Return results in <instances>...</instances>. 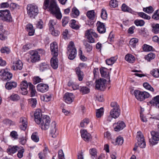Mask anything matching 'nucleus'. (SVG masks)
<instances>
[{
  "label": "nucleus",
  "mask_w": 159,
  "mask_h": 159,
  "mask_svg": "<svg viewBox=\"0 0 159 159\" xmlns=\"http://www.w3.org/2000/svg\"><path fill=\"white\" fill-rule=\"evenodd\" d=\"M43 7L44 10L48 8L51 13L57 11L60 9L56 0H45Z\"/></svg>",
  "instance_id": "nucleus-1"
},
{
  "label": "nucleus",
  "mask_w": 159,
  "mask_h": 159,
  "mask_svg": "<svg viewBox=\"0 0 159 159\" xmlns=\"http://www.w3.org/2000/svg\"><path fill=\"white\" fill-rule=\"evenodd\" d=\"M27 14L31 18H34L39 13L38 7L34 4H29L27 6Z\"/></svg>",
  "instance_id": "nucleus-2"
},
{
  "label": "nucleus",
  "mask_w": 159,
  "mask_h": 159,
  "mask_svg": "<svg viewBox=\"0 0 159 159\" xmlns=\"http://www.w3.org/2000/svg\"><path fill=\"white\" fill-rule=\"evenodd\" d=\"M67 53L69 55L68 58L70 60L74 59L76 55V49L72 41L70 42L67 47Z\"/></svg>",
  "instance_id": "nucleus-3"
},
{
  "label": "nucleus",
  "mask_w": 159,
  "mask_h": 159,
  "mask_svg": "<svg viewBox=\"0 0 159 159\" xmlns=\"http://www.w3.org/2000/svg\"><path fill=\"white\" fill-rule=\"evenodd\" d=\"M50 118L49 116L47 115H43L42 120L39 121V123L37 124H40L41 129L45 130L49 128L50 126Z\"/></svg>",
  "instance_id": "nucleus-4"
},
{
  "label": "nucleus",
  "mask_w": 159,
  "mask_h": 159,
  "mask_svg": "<svg viewBox=\"0 0 159 159\" xmlns=\"http://www.w3.org/2000/svg\"><path fill=\"white\" fill-rule=\"evenodd\" d=\"M12 66L11 68L12 70H21L23 67V64L21 61L18 58L13 57L12 58L11 61Z\"/></svg>",
  "instance_id": "nucleus-5"
},
{
  "label": "nucleus",
  "mask_w": 159,
  "mask_h": 159,
  "mask_svg": "<svg viewBox=\"0 0 159 159\" xmlns=\"http://www.w3.org/2000/svg\"><path fill=\"white\" fill-rule=\"evenodd\" d=\"M134 93L136 98L140 101H143L150 96V94L146 91L142 92L138 90H136Z\"/></svg>",
  "instance_id": "nucleus-6"
},
{
  "label": "nucleus",
  "mask_w": 159,
  "mask_h": 159,
  "mask_svg": "<svg viewBox=\"0 0 159 159\" xmlns=\"http://www.w3.org/2000/svg\"><path fill=\"white\" fill-rule=\"evenodd\" d=\"M11 17L9 10H0V19L4 21H10Z\"/></svg>",
  "instance_id": "nucleus-7"
},
{
  "label": "nucleus",
  "mask_w": 159,
  "mask_h": 159,
  "mask_svg": "<svg viewBox=\"0 0 159 159\" xmlns=\"http://www.w3.org/2000/svg\"><path fill=\"white\" fill-rule=\"evenodd\" d=\"M56 125L57 124L55 122L53 121L49 127L50 128V135L53 138L56 137L58 134Z\"/></svg>",
  "instance_id": "nucleus-8"
},
{
  "label": "nucleus",
  "mask_w": 159,
  "mask_h": 159,
  "mask_svg": "<svg viewBox=\"0 0 159 159\" xmlns=\"http://www.w3.org/2000/svg\"><path fill=\"white\" fill-rule=\"evenodd\" d=\"M151 134L152 138L149 139V142L152 145H155L157 143V141L159 140V133L153 131L151 132Z\"/></svg>",
  "instance_id": "nucleus-9"
},
{
  "label": "nucleus",
  "mask_w": 159,
  "mask_h": 159,
  "mask_svg": "<svg viewBox=\"0 0 159 159\" xmlns=\"http://www.w3.org/2000/svg\"><path fill=\"white\" fill-rule=\"evenodd\" d=\"M106 80L104 79H100L96 81V88L99 90H103L105 88Z\"/></svg>",
  "instance_id": "nucleus-10"
},
{
  "label": "nucleus",
  "mask_w": 159,
  "mask_h": 159,
  "mask_svg": "<svg viewBox=\"0 0 159 159\" xmlns=\"http://www.w3.org/2000/svg\"><path fill=\"white\" fill-rule=\"evenodd\" d=\"M30 83H28L26 81H22L20 84V87L21 89V93L23 95H26L27 94L28 91L27 89L29 87Z\"/></svg>",
  "instance_id": "nucleus-11"
},
{
  "label": "nucleus",
  "mask_w": 159,
  "mask_h": 159,
  "mask_svg": "<svg viewBox=\"0 0 159 159\" xmlns=\"http://www.w3.org/2000/svg\"><path fill=\"white\" fill-rule=\"evenodd\" d=\"M50 49L53 56H58V46L56 42H54L51 43Z\"/></svg>",
  "instance_id": "nucleus-12"
},
{
  "label": "nucleus",
  "mask_w": 159,
  "mask_h": 159,
  "mask_svg": "<svg viewBox=\"0 0 159 159\" xmlns=\"http://www.w3.org/2000/svg\"><path fill=\"white\" fill-rule=\"evenodd\" d=\"M75 96L71 93H65L63 97V99L66 102L70 104L74 101Z\"/></svg>",
  "instance_id": "nucleus-13"
},
{
  "label": "nucleus",
  "mask_w": 159,
  "mask_h": 159,
  "mask_svg": "<svg viewBox=\"0 0 159 159\" xmlns=\"http://www.w3.org/2000/svg\"><path fill=\"white\" fill-rule=\"evenodd\" d=\"M114 126L115 130L118 131L124 128L125 127V125L124 122L120 121L117 123L114 124Z\"/></svg>",
  "instance_id": "nucleus-14"
},
{
  "label": "nucleus",
  "mask_w": 159,
  "mask_h": 159,
  "mask_svg": "<svg viewBox=\"0 0 159 159\" xmlns=\"http://www.w3.org/2000/svg\"><path fill=\"white\" fill-rule=\"evenodd\" d=\"M43 116L42 114L41 110L37 109L36 110L34 113V116L35 121L36 123H39V121L42 120Z\"/></svg>",
  "instance_id": "nucleus-15"
},
{
  "label": "nucleus",
  "mask_w": 159,
  "mask_h": 159,
  "mask_svg": "<svg viewBox=\"0 0 159 159\" xmlns=\"http://www.w3.org/2000/svg\"><path fill=\"white\" fill-rule=\"evenodd\" d=\"M97 25V30L99 33L103 34L106 32V29L103 23L98 21Z\"/></svg>",
  "instance_id": "nucleus-16"
},
{
  "label": "nucleus",
  "mask_w": 159,
  "mask_h": 159,
  "mask_svg": "<svg viewBox=\"0 0 159 159\" xmlns=\"http://www.w3.org/2000/svg\"><path fill=\"white\" fill-rule=\"evenodd\" d=\"M20 123L21 124L20 127L21 129L25 130L27 126V122L26 118L22 117L20 118Z\"/></svg>",
  "instance_id": "nucleus-17"
},
{
  "label": "nucleus",
  "mask_w": 159,
  "mask_h": 159,
  "mask_svg": "<svg viewBox=\"0 0 159 159\" xmlns=\"http://www.w3.org/2000/svg\"><path fill=\"white\" fill-rule=\"evenodd\" d=\"M37 87V90L42 93L45 92L48 89V85L43 83L39 84Z\"/></svg>",
  "instance_id": "nucleus-18"
},
{
  "label": "nucleus",
  "mask_w": 159,
  "mask_h": 159,
  "mask_svg": "<svg viewBox=\"0 0 159 159\" xmlns=\"http://www.w3.org/2000/svg\"><path fill=\"white\" fill-rule=\"evenodd\" d=\"M31 61L34 63L39 61L40 59V56L39 55L38 52L36 51H33L30 52Z\"/></svg>",
  "instance_id": "nucleus-19"
},
{
  "label": "nucleus",
  "mask_w": 159,
  "mask_h": 159,
  "mask_svg": "<svg viewBox=\"0 0 159 159\" xmlns=\"http://www.w3.org/2000/svg\"><path fill=\"white\" fill-rule=\"evenodd\" d=\"M80 133L82 138L86 141H89L91 138L90 134L88 133L86 130L81 129Z\"/></svg>",
  "instance_id": "nucleus-20"
},
{
  "label": "nucleus",
  "mask_w": 159,
  "mask_h": 159,
  "mask_svg": "<svg viewBox=\"0 0 159 159\" xmlns=\"http://www.w3.org/2000/svg\"><path fill=\"white\" fill-rule=\"evenodd\" d=\"M57 57L53 56V57L51 60V65L54 69H57L58 67V61Z\"/></svg>",
  "instance_id": "nucleus-21"
},
{
  "label": "nucleus",
  "mask_w": 159,
  "mask_h": 159,
  "mask_svg": "<svg viewBox=\"0 0 159 159\" xmlns=\"http://www.w3.org/2000/svg\"><path fill=\"white\" fill-rule=\"evenodd\" d=\"M17 86V83L14 81H10L7 82L5 87L7 89L11 90L13 88H16Z\"/></svg>",
  "instance_id": "nucleus-22"
},
{
  "label": "nucleus",
  "mask_w": 159,
  "mask_h": 159,
  "mask_svg": "<svg viewBox=\"0 0 159 159\" xmlns=\"http://www.w3.org/2000/svg\"><path fill=\"white\" fill-rule=\"evenodd\" d=\"M19 148L16 146H9L7 149V152L9 154H12L16 152Z\"/></svg>",
  "instance_id": "nucleus-23"
},
{
  "label": "nucleus",
  "mask_w": 159,
  "mask_h": 159,
  "mask_svg": "<svg viewBox=\"0 0 159 159\" xmlns=\"http://www.w3.org/2000/svg\"><path fill=\"white\" fill-rule=\"evenodd\" d=\"M76 74L77 75L79 81H82L84 76L83 72L82 71L79 67H76L75 69Z\"/></svg>",
  "instance_id": "nucleus-24"
},
{
  "label": "nucleus",
  "mask_w": 159,
  "mask_h": 159,
  "mask_svg": "<svg viewBox=\"0 0 159 159\" xmlns=\"http://www.w3.org/2000/svg\"><path fill=\"white\" fill-rule=\"evenodd\" d=\"M125 59L127 62L130 63H133L135 61V57L130 54H127L125 57Z\"/></svg>",
  "instance_id": "nucleus-25"
},
{
  "label": "nucleus",
  "mask_w": 159,
  "mask_h": 159,
  "mask_svg": "<svg viewBox=\"0 0 159 159\" xmlns=\"http://www.w3.org/2000/svg\"><path fill=\"white\" fill-rule=\"evenodd\" d=\"M100 72L102 77L105 78H109V72L108 70L105 67H102L100 69Z\"/></svg>",
  "instance_id": "nucleus-26"
},
{
  "label": "nucleus",
  "mask_w": 159,
  "mask_h": 159,
  "mask_svg": "<svg viewBox=\"0 0 159 159\" xmlns=\"http://www.w3.org/2000/svg\"><path fill=\"white\" fill-rule=\"evenodd\" d=\"M29 89L30 92V96L32 97L35 96L37 93L35 86L33 85L31 83H30Z\"/></svg>",
  "instance_id": "nucleus-27"
},
{
  "label": "nucleus",
  "mask_w": 159,
  "mask_h": 159,
  "mask_svg": "<svg viewBox=\"0 0 159 159\" xmlns=\"http://www.w3.org/2000/svg\"><path fill=\"white\" fill-rule=\"evenodd\" d=\"M120 110H111L110 111V116L115 119L119 117L120 115Z\"/></svg>",
  "instance_id": "nucleus-28"
},
{
  "label": "nucleus",
  "mask_w": 159,
  "mask_h": 159,
  "mask_svg": "<svg viewBox=\"0 0 159 159\" xmlns=\"http://www.w3.org/2000/svg\"><path fill=\"white\" fill-rule=\"evenodd\" d=\"M49 65L46 63L43 62L39 65V69L40 71L43 72L49 69Z\"/></svg>",
  "instance_id": "nucleus-29"
},
{
  "label": "nucleus",
  "mask_w": 159,
  "mask_h": 159,
  "mask_svg": "<svg viewBox=\"0 0 159 159\" xmlns=\"http://www.w3.org/2000/svg\"><path fill=\"white\" fill-rule=\"evenodd\" d=\"M85 36L88 40L89 42L90 43H94L95 42V39L92 37V35L88 31L86 30L85 32Z\"/></svg>",
  "instance_id": "nucleus-30"
},
{
  "label": "nucleus",
  "mask_w": 159,
  "mask_h": 159,
  "mask_svg": "<svg viewBox=\"0 0 159 159\" xmlns=\"http://www.w3.org/2000/svg\"><path fill=\"white\" fill-rule=\"evenodd\" d=\"M152 32L155 34L159 33V24L153 23L151 25Z\"/></svg>",
  "instance_id": "nucleus-31"
},
{
  "label": "nucleus",
  "mask_w": 159,
  "mask_h": 159,
  "mask_svg": "<svg viewBox=\"0 0 159 159\" xmlns=\"http://www.w3.org/2000/svg\"><path fill=\"white\" fill-rule=\"evenodd\" d=\"M138 39L135 38L131 39L129 42L130 46L133 48H135L136 44L138 42Z\"/></svg>",
  "instance_id": "nucleus-32"
},
{
  "label": "nucleus",
  "mask_w": 159,
  "mask_h": 159,
  "mask_svg": "<svg viewBox=\"0 0 159 159\" xmlns=\"http://www.w3.org/2000/svg\"><path fill=\"white\" fill-rule=\"evenodd\" d=\"M121 9L122 11L124 12H128L131 13H132L133 12V11L130 8L124 3L122 5Z\"/></svg>",
  "instance_id": "nucleus-33"
},
{
  "label": "nucleus",
  "mask_w": 159,
  "mask_h": 159,
  "mask_svg": "<svg viewBox=\"0 0 159 159\" xmlns=\"http://www.w3.org/2000/svg\"><path fill=\"white\" fill-rule=\"evenodd\" d=\"M150 74L153 77L156 78L159 77V69H153L150 71Z\"/></svg>",
  "instance_id": "nucleus-34"
},
{
  "label": "nucleus",
  "mask_w": 159,
  "mask_h": 159,
  "mask_svg": "<svg viewBox=\"0 0 159 159\" xmlns=\"http://www.w3.org/2000/svg\"><path fill=\"white\" fill-rule=\"evenodd\" d=\"M79 14L80 11L76 7H74L72 9V13L71 14L72 16L74 17H76L79 16Z\"/></svg>",
  "instance_id": "nucleus-35"
},
{
  "label": "nucleus",
  "mask_w": 159,
  "mask_h": 159,
  "mask_svg": "<svg viewBox=\"0 0 159 159\" xmlns=\"http://www.w3.org/2000/svg\"><path fill=\"white\" fill-rule=\"evenodd\" d=\"M76 23V21L75 20H71L70 23V26L74 29H78L79 28V26Z\"/></svg>",
  "instance_id": "nucleus-36"
},
{
  "label": "nucleus",
  "mask_w": 159,
  "mask_h": 159,
  "mask_svg": "<svg viewBox=\"0 0 159 159\" xmlns=\"http://www.w3.org/2000/svg\"><path fill=\"white\" fill-rule=\"evenodd\" d=\"M103 113L104 109L103 107H101L96 110V116L97 118L101 117L103 116Z\"/></svg>",
  "instance_id": "nucleus-37"
},
{
  "label": "nucleus",
  "mask_w": 159,
  "mask_h": 159,
  "mask_svg": "<svg viewBox=\"0 0 159 159\" xmlns=\"http://www.w3.org/2000/svg\"><path fill=\"white\" fill-rule=\"evenodd\" d=\"M12 75L11 73L7 71H6V73L5 74V75L4 77H3V80H9L12 78Z\"/></svg>",
  "instance_id": "nucleus-38"
},
{
  "label": "nucleus",
  "mask_w": 159,
  "mask_h": 159,
  "mask_svg": "<svg viewBox=\"0 0 159 159\" xmlns=\"http://www.w3.org/2000/svg\"><path fill=\"white\" fill-rule=\"evenodd\" d=\"M20 99V96L17 94L13 93L10 97V99L13 101H17Z\"/></svg>",
  "instance_id": "nucleus-39"
},
{
  "label": "nucleus",
  "mask_w": 159,
  "mask_h": 159,
  "mask_svg": "<svg viewBox=\"0 0 159 159\" xmlns=\"http://www.w3.org/2000/svg\"><path fill=\"white\" fill-rule=\"evenodd\" d=\"M28 102L31 107L33 108L35 107L37 103V101L36 98H31L29 99Z\"/></svg>",
  "instance_id": "nucleus-40"
},
{
  "label": "nucleus",
  "mask_w": 159,
  "mask_h": 159,
  "mask_svg": "<svg viewBox=\"0 0 159 159\" xmlns=\"http://www.w3.org/2000/svg\"><path fill=\"white\" fill-rule=\"evenodd\" d=\"M57 23L56 20H49L48 25L49 27V30H53L54 28V26Z\"/></svg>",
  "instance_id": "nucleus-41"
},
{
  "label": "nucleus",
  "mask_w": 159,
  "mask_h": 159,
  "mask_svg": "<svg viewBox=\"0 0 159 159\" xmlns=\"http://www.w3.org/2000/svg\"><path fill=\"white\" fill-rule=\"evenodd\" d=\"M87 16L89 19H93L95 16V13L94 10L88 11L87 13Z\"/></svg>",
  "instance_id": "nucleus-42"
},
{
  "label": "nucleus",
  "mask_w": 159,
  "mask_h": 159,
  "mask_svg": "<svg viewBox=\"0 0 159 159\" xmlns=\"http://www.w3.org/2000/svg\"><path fill=\"white\" fill-rule=\"evenodd\" d=\"M138 143L140 148H145L146 143L144 141V138H142L141 139H138Z\"/></svg>",
  "instance_id": "nucleus-43"
},
{
  "label": "nucleus",
  "mask_w": 159,
  "mask_h": 159,
  "mask_svg": "<svg viewBox=\"0 0 159 159\" xmlns=\"http://www.w3.org/2000/svg\"><path fill=\"white\" fill-rule=\"evenodd\" d=\"M31 139L34 142H38L39 140L38 133L37 132L33 133L31 136Z\"/></svg>",
  "instance_id": "nucleus-44"
},
{
  "label": "nucleus",
  "mask_w": 159,
  "mask_h": 159,
  "mask_svg": "<svg viewBox=\"0 0 159 159\" xmlns=\"http://www.w3.org/2000/svg\"><path fill=\"white\" fill-rule=\"evenodd\" d=\"M89 122V120L88 118H85L82 120L80 123V126L81 127H86Z\"/></svg>",
  "instance_id": "nucleus-45"
},
{
  "label": "nucleus",
  "mask_w": 159,
  "mask_h": 159,
  "mask_svg": "<svg viewBox=\"0 0 159 159\" xmlns=\"http://www.w3.org/2000/svg\"><path fill=\"white\" fill-rule=\"evenodd\" d=\"M155 57V55L153 53L150 52L146 55L145 59L148 61H150L151 60L154 59Z\"/></svg>",
  "instance_id": "nucleus-46"
},
{
  "label": "nucleus",
  "mask_w": 159,
  "mask_h": 159,
  "mask_svg": "<svg viewBox=\"0 0 159 159\" xmlns=\"http://www.w3.org/2000/svg\"><path fill=\"white\" fill-rule=\"evenodd\" d=\"M138 14L139 16L145 19L150 20L151 18L150 16L143 12H138Z\"/></svg>",
  "instance_id": "nucleus-47"
},
{
  "label": "nucleus",
  "mask_w": 159,
  "mask_h": 159,
  "mask_svg": "<svg viewBox=\"0 0 159 159\" xmlns=\"http://www.w3.org/2000/svg\"><path fill=\"white\" fill-rule=\"evenodd\" d=\"M109 4L110 7L115 8L118 6V3L116 0H111L110 1Z\"/></svg>",
  "instance_id": "nucleus-48"
},
{
  "label": "nucleus",
  "mask_w": 159,
  "mask_h": 159,
  "mask_svg": "<svg viewBox=\"0 0 159 159\" xmlns=\"http://www.w3.org/2000/svg\"><path fill=\"white\" fill-rule=\"evenodd\" d=\"M116 59L115 57H112L106 61V64L108 65H111L114 63Z\"/></svg>",
  "instance_id": "nucleus-49"
},
{
  "label": "nucleus",
  "mask_w": 159,
  "mask_h": 159,
  "mask_svg": "<svg viewBox=\"0 0 159 159\" xmlns=\"http://www.w3.org/2000/svg\"><path fill=\"white\" fill-rule=\"evenodd\" d=\"M143 50L145 52L151 51L152 50V47L146 44H144L142 47Z\"/></svg>",
  "instance_id": "nucleus-50"
},
{
  "label": "nucleus",
  "mask_w": 159,
  "mask_h": 159,
  "mask_svg": "<svg viewBox=\"0 0 159 159\" xmlns=\"http://www.w3.org/2000/svg\"><path fill=\"white\" fill-rule=\"evenodd\" d=\"M111 106L113 108L111 110H120V107L118 104L115 102H112L111 103Z\"/></svg>",
  "instance_id": "nucleus-51"
},
{
  "label": "nucleus",
  "mask_w": 159,
  "mask_h": 159,
  "mask_svg": "<svg viewBox=\"0 0 159 159\" xmlns=\"http://www.w3.org/2000/svg\"><path fill=\"white\" fill-rule=\"evenodd\" d=\"M84 44L85 46L86 51L88 52H90L92 50V46L91 45L85 41L84 43Z\"/></svg>",
  "instance_id": "nucleus-52"
},
{
  "label": "nucleus",
  "mask_w": 159,
  "mask_h": 159,
  "mask_svg": "<svg viewBox=\"0 0 159 159\" xmlns=\"http://www.w3.org/2000/svg\"><path fill=\"white\" fill-rule=\"evenodd\" d=\"M143 86L146 89L150 90L152 92L154 91V89L151 87L148 83L145 82L143 83Z\"/></svg>",
  "instance_id": "nucleus-53"
},
{
  "label": "nucleus",
  "mask_w": 159,
  "mask_h": 159,
  "mask_svg": "<svg viewBox=\"0 0 159 159\" xmlns=\"http://www.w3.org/2000/svg\"><path fill=\"white\" fill-rule=\"evenodd\" d=\"M52 13L54 15H55L56 18L58 20H61V18L62 16L60 12V9L58 11H55Z\"/></svg>",
  "instance_id": "nucleus-54"
},
{
  "label": "nucleus",
  "mask_w": 159,
  "mask_h": 159,
  "mask_svg": "<svg viewBox=\"0 0 159 159\" xmlns=\"http://www.w3.org/2000/svg\"><path fill=\"white\" fill-rule=\"evenodd\" d=\"M116 144L118 145H122L124 142L123 138L121 136H119L116 139Z\"/></svg>",
  "instance_id": "nucleus-55"
},
{
  "label": "nucleus",
  "mask_w": 159,
  "mask_h": 159,
  "mask_svg": "<svg viewBox=\"0 0 159 159\" xmlns=\"http://www.w3.org/2000/svg\"><path fill=\"white\" fill-rule=\"evenodd\" d=\"M134 24L137 26H143L145 22L143 20H136L134 21Z\"/></svg>",
  "instance_id": "nucleus-56"
},
{
  "label": "nucleus",
  "mask_w": 159,
  "mask_h": 159,
  "mask_svg": "<svg viewBox=\"0 0 159 159\" xmlns=\"http://www.w3.org/2000/svg\"><path fill=\"white\" fill-rule=\"evenodd\" d=\"M143 11L148 13H152L154 11L153 9L152 6H149L146 8H143Z\"/></svg>",
  "instance_id": "nucleus-57"
},
{
  "label": "nucleus",
  "mask_w": 159,
  "mask_h": 159,
  "mask_svg": "<svg viewBox=\"0 0 159 159\" xmlns=\"http://www.w3.org/2000/svg\"><path fill=\"white\" fill-rule=\"evenodd\" d=\"M107 14L106 10L102 9L101 12V17L103 20H106L107 18Z\"/></svg>",
  "instance_id": "nucleus-58"
},
{
  "label": "nucleus",
  "mask_w": 159,
  "mask_h": 159,
  "mask_svg": "<svg viewBox=\"0 0 159 159\" xmlns=\"http://www.w3.org/2000/svg\"><path fill=\"white\" fill-rule=\"evenodd\" d=\"M152 18L156 20L159 19V10H157L155 11L154 14L152 16Z\"/></svg>",
  "instance_id": "nucleus-59"
},
{
  "label": "nucleus",
  "mask_w": 159,
  "mask_h": 159,
  "mask_svg": "<svg viewBox=\"0 0 159 159\" xmlns=\"http://www.w3.org/2000/svg\"><path fill=\"white\" fill-rule=\"evenodd\" d=\"M89 152L90 154L94 157L97 156V151L95 148H92L89 150Z\"/></svg>",
  "instance_id": "nucleus-60"
},
{
  "label": "nucleus",
  "mask_w": 159,
  "mask_h": 159,
  "mask_svg": "<svg viewBox=\"0 0 159 159\" xmlns=\"http://www.w3.org/2000/svg\"><path fill=\"white\" fill-rule=\"evenodd\" d=\"M0 51L2 53H6L8 54L9 53L10 50L8 47H5L2 48L1 49Z\"/></svg>",
  "instance_id": "nucleus-61"
},
{
  "label": "nucleus",
  "mask_w": 159,
  "mask_h": 159,
  "mask_svg": "<svg viewBox=\"0 0 159 159\" xmlns=\"http://www.w3.org/2000/svg\"><path fill=\"white\" fill-rule=\"evenodd\" d=\"M10 135L11 138L14 139H17L18 138V134L17 132L15 131H11L10 133Z\"/></svg>",
  "instance_id": "nucleus-62"
},
{
  "label": "nucleus",
  "mask_w": 159,
  "mask_h": 159,
  "mask_svg": "<svg viewBox=\"0 0 159 159\" xmlns=\"http://www.w3.org/2000/svg\"><path fill=\"white\" fill-rule=\"evenodd\" d=\"M34 84H35L41 81V79L38 76L34 77L33 79Z\"/></svg>",
  "instance_id": "nucleus-63"
},
{
  "label": "nucleus",
  "mask_w": 159,
  "mask_h": 159,
  "mask_svg": "<svg viewBox=\"0 0 159 159\" xmlns=\"http://www.w3.org/2000/svg\"><path fill=\"white\" fill-rule=\"evenodd\" d=\"M58 157L59 159H65L64 158V154L62 150H60L59 151Z\"/></svg>",
  "instance_id": "nucleus-64"
}]
</instances>
